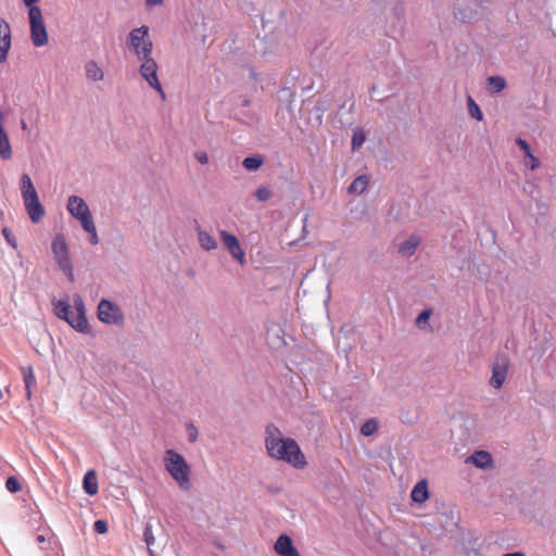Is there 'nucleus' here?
<instances>
[{
  "label": "nucleus",
  "instance_id": "nucleus-13",
  "mask_svg": "<svg viewBox=\"0 0 556 556\" xmlns=\"http://www.w3.org/2000/svg\"><path fill=\"white\" fill-rule=\"evenodd\" d=\"M3 112L0 110V156L3 160H10L12 157V149L9 141L8 134L3 128Z\"/></svg>",
  "mask_w": 556,
  "mask_h": 556
},
{
  "label": "nucleus",
  "instance_id": "nucleus-27",
  "mask_svg": "<svg viewBox=\"0 0 556 556\" xmlns=\"http://www.w3.org/2000/svg\"><path fill=\"white\" fill-rule=\"evenodd\" d=\"M468 111L471 117L477 121H482L483 114L479 108V105L475 102V100L469 96L467 99Z\"/></svg>",
  "mask_w": 556,
  "mask_h": 556
},
{
  "label": "nucleus",
  "instance_id": "nucleus-29",
  "mask_svg": "<svg viewBox=\"0 0 556 556\" xmlns=\"http://www.w3.org/2000/svg\"><path fill=\"white\" fill-rule=\"evenodd\" d=\"M24 383H25V389L27 391V396L29 397L30 396V389L33 386L36 384V379L34 377V372H33V368L31 367H27L26 369H24Z\"/></svg>",
  "mask_w": 556,
  "mask_h": 556
},
{
  "label": "nucleus",
  "instance_id": "nucleus-45",
  "mask_svg": "<svg viewBox=\"0 0 556 556\" xmlns=\"http://www.w3.org/2000/svg\"><path fill=\"white\" fill-rule=\"evenodd\" d=\"M163 0H146L147 7H155L162 4Z\"/></svg>",
  "mask_w": 556,
  "mask_h": 556
},
{
  "label": "nucleus",
  "instance_id": "nucleus-51",
  "mask_svg": "<svg viewBox=\"0 0 556 556\" xmlns=\"http://www.w3.org/2000/svg\"><path fill=\"white\" fill-rule=\"evenodd\" d=\"M242 106H249L250 105V100L249 99H243L242 100V103H241Z\"/></svg>",
  "mask_w": 556,
  "mask_h": 556
},
{
  "label": "nucleus",
  "instance_id": "nucleus-50",
  "mask_svg": "<svg viewBox=\"0 0 556 556\" xmlns=\"http://www.w3.org/2000/svg\"><path fill=\"white\" fill-rule=\"evenodd\" d=\"M470 555H471V556H483V555L481 554V552H480V551H478V549H472V551L470 552Z\"/></svg>",
  "mask_w": 556,
  "mask_h": 556
},
{
  "label": "nucleus",
  "instance_id": "nucleus-54",
  "mask_svg": "<svg viewBox=\"0 0 556 556\" xmlns=\"http://www.w3.org/2000/svg\"><path fill=\"white\" fill-rule=\"evenodd\" d=\"M3 397L2 391L0 390V400Z\"/></svg>",
  "mask_w": 556,
  "mask_h": 556
},
{
  "label": "nucleus",
  "instance_id": "nucleus-31",
  "mask_svg": "<svg viewBox=\"0 0 556 556\" xmlns=\"http://www.w3.org/2000/svg\"><path fill=\"white\" fill-rule=\"evenodd\" d=\"M5 488L11 493H16V492L21 491L22 485L16 477L10 476L5 481Z\"/></svg>",
  "mask_w": 556,
  "mask_h": 556
},
{
  "label": "nucleus",
  "instance_id": "nucleus-48",
  "mask_svg": "<svg viewBox=\"0 0 556 556\" xmlns=\"http://www.w3.org/2000/svg\"><path fill=\"white\" fill-rule=\"evenodd\" d=\"M37 1H38V0H23L24 4H25L26 7H28L29 9H30L31 7H35L34 4H35Z\"/></svg>",
  "mask_w": 556,
  "mask_h": 556
},
{
  "label": "nucleus",
  "instance_id": "nucleus-26",
  "mask_svg": "<svg viewBox=\"0 0 556 556\" xmlns=\"http://www.w3.org/2000/svg\"><path fill=\"white\" fill-rule=\"evenodd\" d=\"M365 139H366L365 131L361 128H355L353 130V136H352V149L356 150V149L361 148L363 146V143L365 142Z\"/></svg>",
  "mask_w": 556,
  "mask_h": 556
},
{
  "label": "nucleus",
  "instance_id": "nucleus-16",
  "mask_svg": "<svg viewBox=\"0 0 556 556\" xmlns=\"http://www.w3.org/2000/svg\"><path fill=\"white\" fill-rule=\"evenodd\" d=\"M412 501L421 504L429 497L428 484L426 480H421L415 484L410 493Z\"/></svg>",
  "mask_w": 556,
  "mask_h": 556
},
{
  "label": "nucleus",
  "instance_id": "nucleus-40",
  "mask_svg": "<svg viewBox=\"0 0 556 556\" xmlns=\"http://www.w3.org/2000/svg\"><path fill=\"white\" fill-rule=\"evenodd\" d=\"M0 37H11V28L4 18H0Z\"/></svg>",
  "mask_w": 556,
  "mask_h": 556
},
{
  "label": "nucleus",
  "instance_id": "nucleus-38",
  "mask_svg": "<svg viewBox=\"0 0 556 556\" xmlns=\"http://www.w3.org/2000/svg\"><path fill=\"white\" fill-rule=\"evenodd\" d=\"M430 315H431V309L421 311L416 320L417 326L419 328H422L424 324H426L428 321V319L430 318Z\"/></svg>",
  "mask_w": 556,
  "mask_h": 556
},
{
  "label": "nucleus",
  "instance_id": "nucleus-23",
  "mask_svg": "<svg viewBox=\"0 0 556 556\" xmlns=\"http://www.w3.org/2000/svg\"><path fill=\"white\" fill-rule=\"evenodd\" d=\"M264 163V157L255 154L247 156L242 161V166L250 172L257 170Z\"/></svg>",
  "mask_w": 556,
  "mask_h": 556
},
{
  "label": "nucleus",
  "instance_id": "nucleus-22",
  "mask_svg": "<svg viewBox=\"0 0 556 556\" xmlns=\"http://www.w3.org/2000/svg\"><path fill=\"white\" fill-rule=\"evenodd\" d=\"M391 16H392V23H393L394 27L399 26L400 28H402L404 18H405V7H404L403 2L397 1L394 4V7L392 8V11H391Z\"/></svg>",
  "mask_w": 556,
  "mask_h": 556
},
{
  "label": "nucleus",
  "instance_id": "nucleus-6",
  "mask_svg": "<svg viewBox=\"0 0 556 556\" xmlns=\"http://www.w3.org/2000/svg\"><path fill=\"white\" fill-rule=\"evenodd\" d=\"M30 24V39L35 47H42L48 43V33L42 20L41 10L38 7H31L28 11Z\"/></svg>",
  "mask_w": 556,
  "mask_h": 556
},
{
  "label": "nucleus",
  "instance_id": "nucleus-42",
  "mask_svg": "<svg viewBox=\"0 0 556 556\" xmlns=\"http://www.w3.org/2000/svg\"><path fill=\"white\" fill-rule=\"evenodd\" d=\"M187 428H188V432H189V441L194 442L198 438V429L195 428V426L193 424H189L187 426Z\"/></svg>",
  "mask_w": 556,
  "mask_h": 556
},
{
  "label": "nucleus",
  "instance_id": "nucleus-14",
  "mask_svg": "<svg viewBox=\"0 0 556 556\" xmlns=\"http://www.w3.org/2000/svg\"><path fill=\"white\" fill-rule=\"evenodd\" d=\"M420 242L421 239L418 236L412 235L408 239L399 244L397 252L402 256L409 257L415 254Z\"/></svg>",
  "mask_w": 556,
  "mask_h": 556
},
{
  "label": "nucleus",
  "instance_id": "nucleus-5",
  "mask_svg": "<svg viewBox=\"0 0 556 556\" xmlns=\"http://www.w3.org/2000/svg\"><path fill=\"white\" fill-rule=\"evenodd\" d=\"M127 46L128 49L137 55L138 60L151 55L153 42L149 36V27L142 25L134 28L128 35Z\"/></svg>",
  "mask_w": 556,
  "mask_h": 556
},
{
  "label": "nucleus",
  "instance_id": "nucleus-49",
  "mask_svg": "<svg viewBox=\"0 0 556 556\" xmlns=\"http://www.w3.org/2000/svg\"><path fill=\"white\" fill-rule=\"evenodd\" d=\"M503 556H525V554L521 552H514V553L505 554Z\"/></svg>",
  "mask_w": 556,
  "mask_h": 556
},
{
  "label": "nucleus",
  "instance_id": "nucleus-46",
  "mask_svg": "<svg viewBox=\"0 0 556 556\" xmlns=\"http://www.w3.org/2000/svg\"><path fill=\"white\" fill-rule=\"evenodd\" d=\"M46 540H47L46 534H42V533H41V534H37V535H36V542H37L38 544H42V543H45V542H46Z\"/></svg>",
  "mask_w": 556,
  "mask_h": 556
},
{
  "label": "nucleus",
  "instance_id": "nucleus-35",
  "mask_svg": "<svg viewBox=\"0 0 556 556\" xmlns=\"http://www.w3.org/2000/svg\"><path fill=\"white\" fill-rule=\"evenodd\" d=\"M455 17L462 22H469L473 18L472 11L462 10L459 8H455Z\"/></svg>",
  "mask_w": 556,
  "mask_h": 556
},
{
  "label": "nucleus",
  "instance_id": "nucleus-36",
  "mask_svg": "<svg viewBox=\"0 0 556 556\" xmlns=\"http://www.w3.org/2000/svg\"><path fill=\"white\" fill-rule=\"evenodd\" d=\"M527 159L526 166L529 167L531 170L536 169L540 166V160L536 157L532 151L530 154L525 156Z\"/></svg>",
  "mask_w": 556,
  "mask_h": 556
},
{
  "label": "nucleus",
  "instance_id": "nucleus-32",
  "mask_svg": "<svg viewBox=\"0 0 556 556\" xmlns=\"http://www.w3.org/2000/svg\"><path fill=\"white\" fill-rule=\"evenodd\" d=\"M78 220L80 222L81 227L86 232H89V231H92L93 229H96L91 213L79 218Z\"/></svg>",
  "mask_w": 556,
  "mask_h": 556
},
{
  "label": "nucleus",
  "instance_id": "nucleus-53",
  "mask_svg": "<svg viewBox=\"0 0 556 556\" xmlns=\"http://www.w3.org/2000/svg\"><path fill=\"white\" fill-rule=\"evenodd\" d=\"M308 216L306 215L303 219L304 224H306Z\"/></svg>",
  "mask_w": 556,
  "mask_h": 556
},
{
  "label": "nucleus",
  "instance_id": "nucleus-37",
  "mask_svg": "<svg viewBox=\"0 0 556 556\" xmlns=\"http://www.w3.org/2000/svg\"><path fill=\"white\" fill-rule=\"evenodd\" d=\"M93 530H94V532H97L99 534H104L109 530V525L105 520L98 519L93 523Z\"/></svg>",
  "mask_w": 556,
  "mask_h": 556
},
{
  "label": "nucleus",
  "instance_id": "nucleus-34",
  "mask_svg": "<svg viewBox=\"0 0 556 556\" xmlns=\"http://www.w3.org/2000/svg\"><path fill=\"white\" fill-rule=\"evenodd\" d=\"M254 194L260 202H265L270 199L271 191L267 187H258Z\"/></svg>",
  "mask_w": 556,
  "mask_h": 556
},
{
  "label": "nucleus",
  "instance_id": "nucleus-2",
  "mask_svg": "<svg viewBox=\"0 0 556 556\" xmlns=\"http://www.w3.org/2000/svg\"><path fill=\"white\" fill-rule=\"evenodd\" d=\"M73 304L76 311L75 313L71 309L68 302L64 300L53 302L55 316L66 321L75 331L88 333L89 324L86 317V307L83 298L79 294H74Z\"/></svg>",
  "mask_w": 556,
  "mask_h": 556
},
{
  "label": "nucleus",
  "instance_id": "nucleus-41",
  "mask_svg": "<svg viewBox=\"0 0 556 556\" xmlns=\"http://www.w3.org/2000/svg\"><path fill=\"white\" fill-rule=\"evenodd\" d=\"M516 144L520 148V150H522L525 156L530 154L531 147L527 140L519 137L516 139Z\"/></svg>",
  "mask_w": 556,
  "mask_h": 556
},
{
  "label": "nucleus",
  "instance_id": "nucleus-25",
  "mask_svg": "<svg viewBox=\"0 0 556 556\" xmlns=\"http://www.w3.org/2000/svg\"><path fill=\"white\" fill-rule=\"evenodd\" d=\"M378 430V421L374 418L367 419L361 427V433L365 437L372 435Z\"/></svg>",
  "mask_w": 556,
  "mask_h": 556
},
{
  "label": "nucleus",
  "instance_id": "nucleus-12",
  "mask_svg": "<svg viewBox=\"0 0 556 556\" xmlns=\"http://www.w3.org/2000/svg\"><path fill=\"white\" fill-rule=\"evenodd\" d=\"M275 552L279 556H301L296 547L293 545L291 538L287 534L278 536L275 543Z\"/></svg>",
  "mask_w": 556,
  "mask_h": 556
},
{
  "label": "nucleus",
  "instance_id": "nucleus-39",
  "mask_svg": "<svg viewBox=\"0 0 556 556\" xmlns=\"http://www.w3.org/2000/svg\"><path fill=\"white\" fill-rule=\"evenodd\" d=\"M2 235H3L4 239H5V241L8 242V244H10L13 249L17 248L16 240H15V238H14V236L11 232L10 229L3 228L2 229Z\"/></svg>",
  "mask_w": 556,
  "mask_h": 556
},
{
  "label": "nucleus",
  "instance_id": "nucleus-11",
  "mask_svg": "<svg viewBox=\"0 0 556 556\" xmlns=\"http://www.w3.org/2000/svg\"><path fill=\"white\" fill-rule=\"evenodd\" d=\"M67 210L76 219H79L91 213L85 200L77 195H71L68 198Z\"/></svg>",
  "mask_w": 556,
  "mask_h": 556
},
{
  "label": "nucleus",
  "instance_id": "nucleus-3",
  "mask_svg": "<svg viewBox=\"0 0 556 556\" xmlns=\"http://www.w3.org/2000/svg\"><path fill=\"white\" fill-rule=\"evenodd\" d=\"M164 467L180 489H190V467L186 459L175 450H167L164 455Z\"/></svg>",
  "mask_w": 556,
  "mask_h": 556
},
{
  "label": "nucleus",
  "instance_id": "nucleus-44",
  "mask_svg": "<svg viewBox=\"0 0 556 556\" xmlns=\"http://www.w3.org/2000/svg\"><path fill=\"white\" fill-rule=\"evenodd\" d=\"M88 233L90 235L89 242L91 244H97L99 242L97 230L93 229L92 231H89Z\"/></svg>",
  "mask_w": 556,
  "mask_h": 556
},
{
  "label": "nucleus",
  "instance_id": "nucleus-9",
  "mask_svg": "<svg viewBox=\"0 0 556 556\" xmlns=\"http://www.w3.org/2000/svg\"><path fill=\"white\" fill-rule=\"evenodd\" d=\"M98 317L100 321L106 325L119 326L124 321V315L121 308L109 300H101L98 305Z\"/></svg>",
  "mask_w": 556,
  "mask_h": 556
},
{
  "label": "nucleus",
  "instance_id": "nucleus-8",
  "mask_svg": "<svg viewBox=\"0 0 556 556\" xmlns=\"http://www.w3.org/2000/svg\"><path fill=\"white\" fill-rule=\"evenodd\" d=\"M509 364V358L505 353L495 355L492 362V376L489 381L492 388L498 390L503 387L508 375Z\"/></svg>",
  "mask_w": 556,
  "mask_h": 556
},
{
  "label": "nucleus",
  "instance_id": "nucleus-17",
  "mask_svg": "<svg viewBox=\"0 0 556 556\" xmlns=\"http://www.w3.org/2000/svg\"><path fill=\"white\" fill-rule=\"evenodd\" d=\"M471 463L480 469H485L492 465V456L486 451H476L470 456Z\"/></svg>",
  "mask_w": 556,
  "mask_h": 556
},
{
  "label": "nucleus",
  "instance_id": "nucleus-33",
  "mask_svg": "<svg viewBox=\"0 0 556 556\" xmlns=\"http://www.w3.org/2000/svg\"><path fill=\"white\" fill-rule=\"evenodd\" d=\"M55 261H56L58 266L63 271H70L71 267H73L70 254L65 255V256L55 257Z\"/></svg>",
  "mask_w": 556,
  "mask_h": 556
},
{
  "label": "nucleus",
  "instance_id": "nucleus-1",
  "mask_svg": "<svg viewBox=\"0 0 556 556\" xmlns=\"http://www.w3.org/2000/svg\"><path fill=\"white\" fill-rule=\"evenodd\" d=\"M265 446L271 458L286 462L298 469L307 465L296 441L291 438H282L279 428L273 424L266 427Z\"/></svg>",
  "mask_w": 556,
  "mask_h": 556
},
{
  "label": "nucleus",
  "instance_id": "nucleus-30",
  "mask_svg": "<svg viewBox=\"0 0 556 556\" xmlns=\"http://www.w3.org/2000/svg\"><path fill=\"white\" fill-rule=\"evenodd\" d=\"M143 541L147 544L148 551L152 549V546L154 545L155 542V538L153 534L152 525L150 522H147L144 525Z\"/></svg>",
  "mask_w": 556,
  "mask_h": 556
},
{
  "label": "nucleus",
  "instance_id": "nucleus-24",
  "mask_svg": "<svg viewBox=\"0 0 556 556\" xmlns=\"http://www.w3.org/2000/svg\"><path fill=\"white\" fill-rule=\"evenodd\" d=\"M486 81L491 88V91L496 93L504 90L507 86L506 79L498 75L488 77Z\"/></svg>",
  "mask_w": 556,
  "mask_h": 556
},
{
  "label": "nucleus",
  "instance_id": "nucleus-52",
  "mask_svg": "<svg viewBox=\"0 0 556 556\" xmlns=\"http://www.w3.org/2000/svg\"><path fill=\"white\" fill-rule=\"evenodd\" d=\"M148 552L150 556H156L153 549H149Z\"/></svg>",
  "mask_w": 556,
  "mask_h": 556
},
{
  "label": "nucleus",
  "instance_id": "nucleus-28",
  "mask_svg": "<svg viewBox=\"0 0 556 556\" xmlns=\"http://www.w3.org/2000/svg\"><path fill=\"white\" fill-rule=\"evenodd\" d=\"M11 48V37H0V63L8 59V52Z\"/></svg>",
  "mask_w": 556,
  "mask_h": 556
},
{
  "label": "nucleus",
  "instance_id": "nucleus-10",
  "mask_svg": "<svg viewBox=\"0 0 556 556\" xmlns=\"http://www.w3.org/2000/svg\"><path fill=\"white\" fill-rule=\"evenodd\" d=\"M219 236L223 244L228 249L230 255L243 265L245 263V254L240 247L238 238L226 230H220Z\"/></svg>",
  "mask_w": 556,
  "mask_h": 556
},
{
  "label": "nucleus",
  "instance_id": "nucleus-7",
  "mask_svg": "<svg viewBox=\"0 0 556 556\" xmlns=\"http://www.w3.org/2000/svg\"><path fill=\"white\" fill-rule=\"evenodd\" d=\"M139 61L142 62V64L140 65V68H139V73H140L141 77L148 83V85L152 89L157 91L159 94L161 96V98L164 100L165 92H164L162 85L157 77V70H159L157 63L151 55H149L146 59H140Z\"/></svg>",
  "mask_w": 556,
  "mask_h": 556
},
{
  "label": "nucleus",
  "instance_id": "nucleus-47",
  "mask_svg": "<svg viewBox=\"0 0 556 556\" xmlns=\"http://www.w3.org/2000/svg\"><path fill=\"white\" fill-rule=\"evenodd\" d=\"M64 274L67 276L70 281H74V268L71 267L70 271H64Z\"/></svg>",
  "mask_w": 556,
  "mask_h": 556
},
{
  "label": "nucleus",
  "instance_id": "nucleus-18",
  "mask_svg": "<svg viewBox=\"0 0 556 556\" xmlns=\"http://www.w3.org/2000/svg\"><path fill=\"white\" fill-rule=\"evenodd\" d=\"M198 231V239L201 248L205 251H211L216 249L217 242L213 236H211L208 232L201 229V227L197 226Z\"/></svg>",
  "mask_w": 556,
  "mask_h": 556
},
{
  "label": "nucleus",
  "instance_id": "nucleus-19",
  "mask_svg": "<svg viewBox=\"0 0 556 556\" xmlns=\"http://www.w3.org/2000/svg\"><path fill=\"white\" fill-rule=\"evenodd\" d=\"M54 257L68 255L67 243L63 235H56L51 244Z\"/></svg>",
  "mask_w": 556,
  "mask_h": 556
},
{
  "label": "nucleus",
  "instance_id": "nucleus-4",
  "mask_svg": "<svg viewBox=\"0 0 556 556\" xmlns=\"http://www.w3.org/2000/svg\"><path fill=\"white\" fill-rule=\"evenodd\" d=\"M21 194L30 220L39 223L45 216V207L40 203L37 191L28 174L21 176Z\"/></svg>",
  "mask_w": 556,
  "mask_h": 556
},
{
  "label": "nucleus",
  "instance_id": "nucleus-21",
  "mask_svg": "<svg viewBox=\"0 0 556 556\" xmlns=\"http://www.w3.org/2000/svg\"><path fill=\"white\" fill-rule=\"evenodd\" d=\"M368 178L366 175H361L356 177L352 184L349 186L348 191L352 194H362L368 187Z\"/></svg>",
  "mask_w": 556,
  "mask_h": 556
},
{
  "label": "nucleus",
  "instance_id": "nucleus-43",
  "mask_svg": "<svg viewBox=\"0 0 556 556\" xmlns=\"http://www.w3.org/2000/svg\"><path fill=\"white\" fill-rule=\"evenodd\" d=\"M194 156L200 164L204 165L208 163V156L205 152H197Z\"/></svg>",
  "mask_w": 556,
  "mask_h": 556
},
{
  "label": "nucleus",
  "instance_id": "nucleus-15",
  "mask_svg": "<svg viewBox=\"0 0 556 556\" xmlns=\"http://www.w3.org/2000/svg\"><path fill=\"white\" fill-rule=\"evenodd\" d=\"M83 489L88 495H96L98 493V479L94 470H88L83 479Z\"/></svg>",
  "mask_w": 556,
  "mask_h": 556
},
{
  "label": "nucleus",
  "instance_id": "nucleus-20",
  "mask_svg": "<svg viewBox=\"0 0 556 556\" xmlns=\"http://www.w3.org/2000/svg\"><path fill=\"white\" fill-rule=\"evenodd\" d=\"M85 71L87 78L92 81H100L104 78V73L96 61H88Z\"/></svg>",
  "mask_w": 556,
  "mask_h": 556
}]
</instances>
